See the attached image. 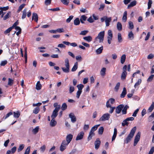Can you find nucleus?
Here are the masks:
<instances>
[{"mask_svg": "<svg viewBox=\"0 0 154 154\" xmlns=\"http://www.w3.org/2000/svg\"><path fill=\"white\" fill-rule=\"evenodd\" d=\"M126 59V55L125 54H123L122 55L121 57L120 61L121 63L122 64H123Z\"/></svg>", "mask_w": 154, "mask_h": 154, "instance_id": "a878e982", "label": "nucleus"}, {"mask_svg": "<svg viewBox=\"0 0 154 154\" xmlns=\"http://www.w3.org/2000/svg\"><path fill=\"white\" fill-rule=\"evenodd\" d=\"M100 141L99 138H97L95 142V148L96 149H97L99 147L100 144Z\"/></svg>", "mask_w": 154, "mask_h": 154, "instance_id": "ddd939ff", "label": "nucleus"}, {"mask_svg": "<svg viewBox=\"0 0 154 154\" xmlns=\"http://www.w3.org/2000/svg\"><path fill=\"white\" fill-rule=\"evenodd\" d=\"M59 110V107L57 108H55L54 109L53 111L52 114L51 116V117L52 118H55L58 115V112Z\"/></svg>", "mask_w": 154, "mask_h": 154, "instance_id": "0eeeda50", "label": "nucleus"}, {"mask_svg": "<svg viewBox=\"0 0 154 154\" xmlns=\"http://www.w3.org/2000/svg\"><path fill=\"white\" fill-rule=\"evenodd\" d=\"M65 66L66 68L62 67L61 69L63 72L65 73H68L69 71V63H65Z\"/></svg>", "mask_w": 154, "mask_h": 154, "instance_id": "6e6552de", "label": "nucleus"}, {"mask_svg": "<svg viewBox=\"0 0 154 154\" xmlns=\"http://www.w3.org/2000/svg\"><path fill=\"white\" fill-rule=\"evenodd\" d=\"M67 107V105L66 103H63L61 107V109L63 110H64L66 109Z\"/></svg>", "mask_w": 154, "mask_h": 154, "instance_id": "8fccbe9b", "label": "nucleus"}, {"mask_svg": "<svg viewBox=\"0 0 154 154\" xmlns=\"http://www.w3.org/2000/svg\"><path fill=\"white\" fill-rule=\"evenodd\" d=\"M83 39L88 42H90L92 40V37L90 36L84 37Z\"/></svg>", "mask_w": 154, "mask_h": 154, "instance_id": "f3484780", "label": "nucleus"}, {"mask_svg": "<svg viewBox=\"0 0 154 154\" xmlns=\"http://www.w3.org/2000/svg\"><path fill=\"white\" fill-rule=\"evenodd\" d=\"M88 31L87 30L82 31L81 32L80 34L81 35H85L88 33Z\"/></svg>", "mask_w": 154, "mask_h": 154, "instance_id": "69168bd1", "label": "nucleus"}, {"mask_svg": "<svg viewBox=\"0 0 154 154\" xmlns=\"http://www.w3.org/2000/svg\"><path fill=\"white\" fill-rule=\"evenodd\" d=\"M25 4H23L21 5L19 7L18 9L17 10V12H19L25 6Z\"/></svg>", "mask_w": 154, "mask_h": 154, "instance_id": "a18cd8bd", "label": "nucleus"}, {"mask_svg": "<svg viewBox=\"0 0 154 154\" xmlns=\"http://www.w3.org/2000/svg\"><path fill=\"white\" fill-rule=\"evenodd\" d=\"M118 42L119 43L122 42V38L121 34L120 33H119L118 34Z\"/></svg>", "mask_w": 154, "mask_h": 154, "instance_id": "37998d69", "label": "nucleus"}, {"mask_svg": "<svg viewBox=\"0 0 154 154\" xmlns=\"http://www.w3.org/2000/svg\"><path fill=\"white\" fill-rule=\"evenodd\" d=\"M84 135V133L83 131H82L80 132L77 136L76 140H79L82 139Z\"/></svg>", "mask_w": 154, "mask_h": 154, "instance_id": "f8f14e48", "label": "nucleus"}, {"mask_svg": "<svg viewBox=\"0 0 154 154\" xmlns=\"http://www.w3.org/2000/svg\"><path fill=\"white\" fill-rule=\"evenodd\" d=\"M12 28V27H9L4 32V33L5 34H7L9 33L10 32Z\"/></svg>", "mask_w": 154, "mask_h": 154, "instance_id": "6e6d98bb", "label": "nucleus"}, {"mask_svg": "<svg viewBox=\"0 0 154 154\" xmlns=\"http://www.w3.org/2000/svg\"><path fill=\"white\" fill-rule=\"evenodd\" d=\"M129 107L128 105L125 106L123 108L122 110V114H125L127 113V110L129 108Z\"/></svg>", "mask_w": 154, "mask_h": 154, "instance_id": "b1692460", "label": "nucleus"}, {"mask_svg": "<svg viewBox=\"0 0 154 154\" xmlns=\"http://www.w3.org/2000/svg\"><path fill=\"white\" fill-rule=\"evenodd\" d=\"M13 80L10 78L8 79V85H11L13 83Z\"/></svg>", "mask_w": 154, "mask_h": 154, "instance_id": "0e129e2a", "label": "nucleus"}, {"mask_svg": "<svg viewBox=\"0 0 154 154\" xmlns=\"http://www.w3.org/2000/svg\"><path fill=\"white\" fill-rule=\"evenodd\" d=\"M57 124V122L55 120L54 118L52 119L51 120L50 125L52 127L55 126Z\"/></svg>", "mask_w": 154, "mask_h": 154, "instance_id": "a211bd4d", "label": "nucleus"}, {"mask_svg": "<svg viewBox=\"0 0 154 154\" xmlns=\"http://www.w3.org/2000/svg\"><path fill=\"white\" fill-rule=\"evenodd\" d=\"M141 82V80L140 79H139L137 82L134 85V87L136 88L137 86H138Z\"/></svg>", "mask_w": 154, "mask_h": 154, "instance_id": "ea45409f", "label": "nucleus"}, {"mask_svg": "<svg viewBox=\"0 0 154 154\" xmlns=\"http://www.w3.org/2000/svg\"><path fill=\"white\" fill-rule=\"evenodd\" d=\"M68 144L65 140H63L60 146V150L61 152L63 151L66 149Z\"/></svg>", "mask_w": 154, "mask_h": 154, "instance_id": "20e7f679", "label": "nucleus"}, {"mask_svg": "<svg viewBox=\"0 0 154 154\" xmlns=\"http://www.w3.org/2000/svg\"><path fill=\"white\" fill-rule=\"evenodd\" d=\"M140 132H139L135 136L134 141V146H135L139 141L140 138Z\"/></svg>", "mask_w": 154, "mask_h": 154, "instance_id": "423d86ee", "label": "nucleus"}, {"mask_svg": "<svg viewBox=\"0 0 154 154\" xmlns=\"http://www.w3.org/2000/svg\"><path fill=\"white\" fill-rule=\"evenodd\" d=\"M94 133H92V131H90L89 136L88 138V141L91 140L92 139V137L94 136Z\"/></svg>", "mask_w": 154, "mask_h": 154, "instance_id": "72a5a7b5", "label": "nucleus"}, {"mask_svg": "<svg viewBox=\"0 0 154 154\" xmlns=\"http://www.w3.org/2000/svg\"><path fill=\"white\" fill-rule=\"evenodd\" d=\"M110 115L109 113H105L100 118L99 121H105L108 120L110 118Z\"/></svg>", "mask_w": 154, "mask_h": 154, "instance_id": "7ed1b4c3", "label": "nucleus"}, {"mask_svg": "<svg viewBox=\"0 0 154 154\" xmlns=\"http://www.w3.org/2000/svg\"><path fill=\"white\" fill-rule=\"evenodd\" d=\"M129 28L131 29H133L134 28V25L133 23L131 21L129 22Z\"/></svg>", "mask_w": 154, "mask_h": 154, "instance_id": "bf43d9fd", "label": "nucleus"}, {"mask_svg": "<svg viewBox=\"0 0 154 154\" xmlns=\"http://www.w3.org/2000/svg\"><path fill=\"white\" fill-rule=\"evenodd\" d=\"M61 2L64 5H67L69 2V0H60Z\"/></svg>", "mask_w": 154, "mask_h": 154, "instance_id": "864d4df0", "label": "nucleus"}, {"mask_svg": "<svg viewBox=\"0 0 154 154\" xmlns=\"http://www.w3.org/2000/svg\"><path fill=\"white\" fill-rule=\"evenodd\" d=\"M154 77V75H151L147 79V82H152L153 79Z\"/></svg>", "mask_w": 154, "mask_h": 154, "instance_id": "e433bc0d", "label": "nucleus"}, {"mask_svg": "<svg viewBox=\"0 0 154 154\" xmlns=\"http://www.w3.org/2000/svg\"><path fill=\"white\" fill-rule=\"evenodd\" d=\"M42 85L40 84V82H37L36 85V89L37 90H40L42 88Z\"/></svg>", "mask_w": 154, "mask_h": 154, "instance_id": "412c9836", "label": "nucleus"}, {"mask_svg": "<svg viewBox=\"0 0 154 154\" xmlns=\"http://www.w3.org/2000/svg\"><path fill=\"white\" fill-rule=\"evenodd\" d=\"M13 114V112H10L8 113H7L5 116H4L3 119H4L5 120L6 119L8 118L10 116Z\"/></svg>", "mask_w": 154, "mask_h": 154, "instance_id": "de8ad7c7", "label": "nucleus"}, {"mask_svg": "<svg viewBox=\"0 0 154 154\" xmlns=\"http://www.w3.org/2000/svg\"><path fill=\"white\" fill-rule=\"evenodd\" d=\"M74 91V88L72 85H69V93L71 94Z\"/></svg>", "mask_w": 154, "mask_h": 154, "instance_id": "3c124183", "label": "nucleus"}, {"mask_svg": "<svg viewBox=\"0 0 154 154\" xmlns=\"http://www.w3.org/2000/svg\"><path fill=\"white\" fill-rule=\"evenodd\" d=\"M39 111V108L38 107H37L35 108L33 111V112L35 114H37Z\"/></svg>", "mask_w": 154, "mask_h": 154, "instance_id": "603ef678", "label": "nucleus"}, {"mask_svg": "<svg viewBox=\"0 0 154 154\" xmlns=\"http://www.w3.org/2000/svg\"><path fill=\"white\" fill-rule=\"evenodd\" d=\"M30 146H28L26 149L24 154H29L30 150Z\"/></svg>", "mask_w": 154, "mask_h": 154, "instance_id": "338daca9", "label": "nucleus"}, {"mask_svg": "<svg viewBox=\"0 0 154 154\" xmlns=\"http://www.w3.org/2000/svg\"><path fill=\"white\" fill-rule=\"evenodd\" d=\"M152 4V0H149V1L148 2V9H149L150 8L151 5Z\"/></svg>", "mask_w": 154, "mask_h": 154, "instance_id": "e2e57ef3", "label": "nucleus"}, {"mask_svg": "<svg viewBox=\"0 0 154 154\" xmlns=\"http://www.w3.org/2000/svg\"><path fill=\"white\" fill-rule=\"evenodd\" d=\"M139 108H138V109H137L134 112V113L132 115V116H133L134 117H135L137 115L138 112L139 111Z\"/></svg>", "mask_w": 154, "mask_h": 154, "instance_id": "052dcab7", "label": "nucleus"}, {"mask_svg": "<svg viewBox=\"0 0 154 154\" xmlns=\"http://www.w3.org/2000/svg\"><path fill=\"white\" fill-rule=\"evenodd\" d=\"M124 107L123 104H121L117 106L116 109V112L117 114H119L120 113L122 109Z\"/></svg>", "mask_w": 154, "mask_h": 154, "instance_id": "1a4fd4ad", "label": "nucleus"}, {"mask_svg": "<svg viewBox=\"0 0 154 154\" xmlns=\"http://www.w3.org/2000/svg\"><path fill=\"white\" fill-rule=\"evenodd\" d=\"M84 87V85L82 84H79L77 85V87L78 88V91H82V88H83Z\"/></svg>", "mask_w": 154, "mask_h": 154, "instance_id": "a19ab883", "label": "nucleus"}, {"mask_svg": "<svg viewBox=\"0 0 154 154\" xmlns=\"http://www.w3.org/2000/svg\"><path fill=\"white\" fill-rule=\"evenodd\" d=\"M69 117L71 119L72 122L74 123L76 121V119L73 113H70L69 115Z\"/></svg>", "mask_w": 154, "mask_h": 154, "instance_id": "9d476101", "label": "nucleus"}, {"mask_svg": "<svg viewBox=\"0 0 154 154\" xmlns=\"http://www.w3.org/2000/svg\"><path fill=\"white\" fill-rule=\"evenodd\" d=\"M73 138V135L71 134H68L66 138V142L69 144L70 142L71 141Z\"/></svg>", "mask_w": 154, "mask_h": 154, "instance_id": "9b49d317", "label": "nucleus"}, {"mask_svg": "<svg viewBox=\"0 0 154 154\" xmlns=\"http://www.w3.org/2000/svg\"><path fill=\"white\" fill-rule=\"evenodd\" d=\"M127 12L125 11L124 13L123 17H122V20L124 22H125L127 20Z\"/></svg>", "mask_w": 154, "mask_h": 154, "instance_id": "c756f323", "label": "nucleus"}, {"mask_svg": "<svg viewBox=\"0 0 154 154\" xmlns=\"http://www.w3.org/2000/svg\"><path fill=\"white\" fill-rule=\"evenodd\" d=\"M106 68L103 67L102 68L100 71V74L102 76H104L106 74Z\"/></svg>", "mask_w": 154, "mask_h": 154, "instance_id": "4c0bfd02", "label": "nucleus"}, {"mask_svg": "<svg viewBox=\"0 0 154 154\" xmlns=\"http://www.w3.org/2000/svg\"><path fill=\"white\" fill-rule=\"evenodd\" d=\"M136 129V127H134L131 130L129 134L128 135L127 137L126 138L125 141V142L127 143L131 140V139L134 136Z\"/></svg>", "mask_w": 154, "mask_h": 154, "instance_id": "f257e3e1", "label": "nucleus"}, {"mask_svg": "<svg viewBox=\"0 0 154 154\" xmlns=\"http://www.w3.org/2000/svg\"><path fill=\"white\" fill-rule=\"evenodd\" d=\"M117 27L118 30L119 31L122 30V26L120 22H118L117 24Z\"/></svg>", "mask_w": 154, "mask_h": 154, "instance_id": "cd10ccee", "label": "nucleus"}, {"mask_svg": "<svg viewBox=\"0 0 154 154\" xmlns=\"http://www.w3.org/2000/svg\"><path fill=\"white\" fill-rule=\"evenodd\" d=\"M120 85V83L119 82L118 83L115 88V90L116 91H117L119 89V86Z\"/></svg>", "mask_w": 154, "mask_h": 154, "instance_id": "680f3d73", "label": "nucleus"}, {"mask_svg": "<svg viewBox=\"0 0 154 154\" xmlns=\"http://www.w3.org/2000/svg\"><path fill=\"white\" fill-rule=\"evenodd\" d=\"M78 67V64L77 62H76L74 64L72 68L71 69V71L72 72H74L75 71L76 69H77Z\"/></svg>", "mask_w": 154, "mask_h": 154, "instance_id": "aec40b11", "label": "nucleus"}, {"mask_svg": "<svg viewBox=\"0 0 154 154\" xmlns=\"http://www.w3.org/2000/svg\"><path fill=\"white\" fill-rule=\"evenodd\" d=\"M108 38H112V31L111 30H109L108 31Z\"/></svg>", "mask_w": 154, "mask_h": 154, "instance_id": "49530a36", "label": "nucleus"}, {"mask_svg": "<svg viewBox=\"0 0 154 154\" xmlns=\"http://www.w3.org/2000/svg\"><path fill=\"white\" fill-rule=\"evenodd\" d=\"M134 118L132 117H129L123 121L122 123V125L124 127L125 125L128 126L129 124V121H133Z\"/></svg>", "mask_w": 154, "mask_h": 154, "instance_id": "39448f33", "label": "nucleus"}, {"mask_svg": "<svg viewBox=\"0 0 154 154\" xmlns=\"http://www.w3.org/2000/svg\"><path fill=\"white\" fill-rule=\"evenodd\" d=\"M127 93L126 90L125 88H123V91L121 95V97L122 98H124L125 96Z\"/></svg>", "mask_w": 154, "mask_h": 154, "instance_id": "5701e85b", "label": "nucleus"}, {"mask_svg": "<svg viewBox=\"0 0 154 154\" xmlns=\"http://www.w3.org/2000/svg\"><path fill=\"white\" fill-rule=\"evenodd\" d=\"M111 20L112 19L111 17H107L105 21L106 26H108L109 25V23L111 22Z\"/></svg>", "mask_w": 154, "mask_h": 154, "instance_id": "2eb2a0df", "label": "nucleus"}, {"mask_svg": "<svg viewBox=\"0 0 154 154\" xmlns=\"http://www.w3.org/2000/svg\"><path fill=\"white\" fill-rule=\"evenodd\" d=\"M127 72H123L121 75V78L122 80H124L125 79Z\"/></svg>", "mask_w": 154, "mask_h": 154, "instance_id": "7c9ffc66", "label": "nucleus"}, {"mask_svg": "<svg viewBox=\"0 0 154 154\" xmlns=\"http://www.w3.org/2000/svg\"><path fill=\"white\" fill-rule=\"evenodd\" d=\"M104 128L103 127H101L98 129V134L102 135L103 133Z\"/></svg>", "mask_w": 154, "mask_h": 154, "instance_id": "79ce46f5", "label": "nucleus"}, {"mask_svg": "<svg viewBox=\"0 0 154 154\" xmlns=\"http://www.w3.org/2000/svg\"><path fill=\"white\" fill-rule=\"evenodd\" d=\"M32 20H34L36 22H38V17L37 14L35 13H33Z\"/></svg>", "mask_w": 154, "mask_h": 154, "instance_id": "dca6fc26", "label": "nucleus"}, {"mask_svg": "<svg viewBox=\"0 0 154 154\" xmlns=\"http://www.w3.org/2000/svg\"><path fill=\"white\" fill-rule=\"evenodd\" d=\"M154 108V102H153L148 109V111L149 112H151Z\"/></svg>", "mask_w": 154, "mask_h": 154, "instance_id": "c85d7f7f", "label": "nucleus"}, {"mask_svg": "<svg viewBox=\"0 0 154 154\" xmlns=\"http://www.w3.org/2000/svg\"><path fill=\"white\" fill-rule=\"evenodd\" d=\"M39 129V127L37 126L35 128L32 129V131L34 134H36L38 132Z\"/></svg>", "mask_w": 154, "mask_h": 154, "instance_id": "473e14b6", "label": "nucleus"}, {"mask_svg": "<svg viewBox=\"0 0 154 154\" xmlns=\"http://www.w3.org/2000/svg\"><path fill=\"white\" fill-rule=\"evenodd\" d=\"M73 17V16L72 15H71L69 16V17L67 18L66 20V22L67 23H69L71 20L72 19Z\"/></svg>", "mask_w": 154, "mask_h": 154, "instance_id": "13d9d810", "label": "nucleus"}, {"mask_svg": "<svg viewBox=\"0 0 154 154\" xmlns=\"http://www.w3.org/2000/svg\"><path fill=\"white\" fill-rule=\"evenodd\" d=\"M100 125H97L93 127L92 128L90 131H92V133H94V131L96 130L98 127Z\"/></svg>", "mask_w": 154, "mask_h": 154, "instance_id": "c9c22d12", "label": "nucleus"}, {"mask_svg": "<svg viewBox=\"0 0 154 154\" xmlns=\"http://www.w3.org/2000/svg\"><path fill=\"white\" fill-rule=\"evenodd\" d=\"M103 49V46L99 48L96 51V52L97 54H101L102 52Z\"/></svg>", "mask_w": 154, "mask_h": 154, "instance_id": "bb28decb", "label": "nucleus"}, {"mask_svg": "<svg viewBox=\"0 0 154 154\" xmlns=\"http://www.w3.org/2000/svg\"><path fill=\"white\" fill-rule=\"evenodd\" d=\"M75 59L76 60L81 61L82 60V58L80 55L77 56L75 57Z\"/></svg>", "mask_w": 154, "mask_h": 154, "instance_id": "5fc2aeb1", "label": "nucleus"}, {"mask_svg": "<svg viewBox=\"0 0 154 154\" xmlns=\"http://www.w3.org/2000/svg\"><path fill=\"white\" fill-rule=\"evenodd\" d=\"M11 12L10 11L8 12L6 14L4 17L3 18V20H5L7 19L10 16V15L11 14Z\"/></svg>", "mask_w": 154, "mask_h": 154, "instance_id": "58836bf2", "label": "nucleus"}, {"mask_svg": "<svg viewBox=\"0 0 154 154\" xmlns=\"http://www.w3.org/2000/svg\"><path fill=\"white\" fill-rule=\"evenodd\" d=\"M117 134V129L116 128H114V133L112 137V141L115 140L116 139V137Z\"/></svg>", "mask_w": 154, "mask_h": 154, "instance_id": "4468645a", "label": "nucleus"}, {"mask_svg": "<svg viewBox=\"0 0 154 154\" xmlns=\"http://www.w3.org/2000/svg\"><path fill=\"white\" fill-rule=\"evenodd\" d=\"M154 152V147H152L150 150L148 154H153Z\"/></svg>", "mask_w": 154, "mask_h": 154, "instance_id": "774afa93", "label": "nucleus"}, {"mask_svg": "<svg viewBox=\"0 0 154 154\" xmlns=\"http://www.w3.org/2000/svg\"><path fill=\"white\" fill-rule=\"evenodd\" d=\"M105 32L102 31L100 32L98 36L95 38V42H98L99 43H101L103 42L104 36Z\"/></svg>", "mask_w": 154, "mask_h": 154, "instance_id": "f03ea898", "label": "nucleus"}, {"mask_svg": "<svg viewBox=\"0 0 154 154\" xmlns=\"http://www.w3.org/2000/svg\"><path fill=\"white\" fill-rule=\"evenodd\" d=\"M9 9V7L7 6L6 7H0V10H1L2 11H5L8 10Z\"/></svg>", "mask_w": 154, "mask_h": 154, "instance_id": "4d7b16f0", "label": "nucleus"}, {"mask_svg": "<svg viewBox=\"0 0 154 154\" xmlns=\"http://www.w3.org/2000/svg\"><path fill=\"white\" fill-rule=\"evenodd\" d=\"M137 4V2L135 0H134L131 2L130 4L129 5L128 7L127 8H129L130 7H133L135 5H136Z\"/></svg>", "mask_w": 154, "mask_h": 154, "instance_id": "6ab92c4d", "label": "nucleus"}, {"mask_svg": "<svg viewBox=\"0 0 154 154\" xmlns=\"http://www.w3.org/2000/svg\"><path fill=\"white\" fill-rule=\"evenodd\" d=\"M128 38L131 40L133 39L134 38V34L132 31H131L128 34Z\"/></svg>", "mask_w": 154, "mask_h": 154, "instance_id": "2f4dec72", "label": "nucleus"}, {"mask_svg": "<svg viewBox=\"0 0 154 154\" xmlns=\"http://www.w3.org/2000/svg\"><path fill=\"white\" fill-rule=\"evenodd\" d=\"M154 119V112H153L151 115H150L148 118V119L149 121H151Z\"/></svg>", "mask_w": 154, "mask_h": 154, "instance_id": "c03bdc74", "label": "nucleus"}, {"mask_svg": "<svg viewBox=\"0 0 154 154\" xmlns=\"http://www.w3.org/2000/svg\"><path fill=\"white\" fill-rule=\"evenodd\" d=\"M80 21L78 18H76L74 20V23L75 25H78L79 24Z\"/></svg>", "mask_w": 154, "mask_h": 154, "instance_id": "f704fd0d", "label": "nucleus"}, {"mask_svg": "<svg viewBox=\"0 0 154 154\" xmlns=\"http://www.w3.org/2000/svg\"><path fill=\"white\" fill-rule=\"evenodd\" d=\"M27 9L25 8L23 11V14L22 16V18L23 19L26 18V12Z\"/></svg>", "mask_w": 154, "mask_h": 154, "instance_id": "393cba45", "label": "nucleus"}, {"mask_svg": "<svg viewBox=\"0 0 154 154\" xmlns=\"http://www.w3.org/2000/svg\"><path fill=\"white\" fill-rule=\"evenodd\" d=\"M24 145L23 144H21L20 145V146L17 149L18 151L19 152L21 151L24 148Z\"/></svg>", "mask_w": 154, "mask_h": 154, "instance_id": "09e8293b", "label": "nucleus"}, {"mask_svg": "<svg viewBox=\"0 0 154 154\" xmlns=\"http://www.w3.org/2000/svg\"><path fill=\"white\" fill-rule=\"evenodd\" d=\"M14 117L15 118H18L19 117L20 113L19 111H17L16 112H14Z\"/></svg>", "mask_w": 154, "mask_h": 154, "instance_id": "4be33fe9", "label": "nucleus"}]
</instances>
